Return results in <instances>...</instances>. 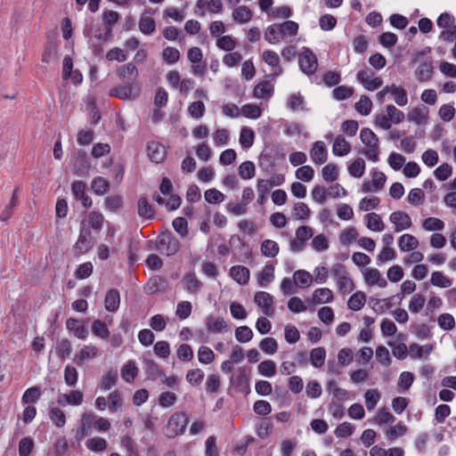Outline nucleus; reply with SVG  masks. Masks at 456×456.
Returning a JSON list of instances; mask_svg holds the SVG:
<instances>
[{"instance_id": "obj_7", "label": "nucleus", "mask_w": 456, "mask_h": 456, "mask_svg": "<svg viewBox=\"0 0 456 456\" xmlns=\"http://www.w3.org/2000/svg\"><path fill=\"white\" fill-rule=\"evenodd\" d=\"M91 237L92 232L90 229L81 226L79 236L74 246V249L77 250L79 254H85L88 252L93 247Z\"/></svg>"}, {"instance_id": "obj_27", "label": "nucleus", "mask_w": 456, "mask_h": 456, "mask_svg": "<svg viewBox=\"0 0 456 456\" xmlns=\"http://www.w3.org/2000/svg\"><path fill=\"white\" fill-rule=\"evenodd\" d=\"M232 18L238 23H247L252 19V12L245 5L239 6L233 11Z\"/></svg>"}, {"instance_id": "obj_21", "label": "nucleus", "mask_w": 456, "mask_h": 456, "mask_svg": "<svg viewBox=\"0 0 456 456\" xmlns=\"http://www.w3.org/2000/svg\"><path fill=\"white\" fill-rule=\"evenodd\" d=\"M138 69L136 66L132 62L122 65L118 69V77L121 80L130 79L134 81L138 77Z\"/></svg>"}, {"instance_id": "obj_52", "label": "nucleus", "mask_w": 456, "mask_h": 456, "mask_svg": "<svg viewBox=\"0 0 456 456\" xmlns=\"http://www.w3.org/2000/svg\"><path fill=\"white\" fill-rule=\"evenodd\" d=\"M391 94L395 95V102L399 106H405L408 103L407 92L404 88L392 85Z\"/></svg>"}, {"instance_id": "obj_44", "label": "nucleus", "mask_w": 456, "mask_h": 456, "mask_svg": "<svg viewBox=\"0 0 456 456\" xmlns=\"http://www.w3.org/2000/svg\"><path fill=\"white\" fill-rule=\"evenodd\" d=\"M271 190V183H267V180L259 179L257 181V192L258 199L257 202L260 205H263L267 200V194Z\"/></svg>"}, {"instance_id": "obj_43", "label": "nucleus", "mask_w": 456, "mask_h": 456, "mask_svg": "<svg viewBox=\"0 0 456 456\" xmlns=\"http://www.w3.org/2000/svg\"><path fill=\"white\" fill-rule=\"evenodd\" d=\"M118 380V373L116 370H108L105 372L101 380V387L103 390H110L112 387H114Z\"/></svg>"}, {"instance_id": "obj_45", "label": "nucleus", "mask_w": 456, "mask_h": 456, "mask_svg": "<svg viewBox=\"0 0 456 456\" xmlns=\"http://www.w3.org/2000/svg\"><path fill=\"white\" fill-rule=\"evenodd\" d=\"M138 374V368L132 362H128L121 369V377L126 382H132Z\"/></svg>"}, {"instance_id": "obj_30", "label": "nucleus", "mask_w": 456, "mask_h": 456, "mask_svg": "<svg viewBox=\"0 0 456 456\" xmlns=\"http://www.w3.org/2000/svg\"><path fill=\"white\" fill-rule=\"evenodd\" d=\"M265 38L270 44H276L283 39L279 24H273L266 28Z\"/></svg>"}, {"instance_id": "obj_17", "label": "nucleus", "mask_w": 456, "mask_h": 456, "mask_svg": "<svg viewBox=\"0 0 456 456\" xmlns=\"http://www.w3.org/2000/svg\"><path fill=\"white\" fill-rule=\"evenodd\" d=\"M407 118L418 125L426 124L428 119V109L425 106H418L409 111Z\"/></svg>"}, {"instance_id": "obj_56", "label": "nucleus", "mask_w": 456, "mask_h": 456, "mask_svg": "<svg viewBox=\"0 0 456 456\" xmlns=\"http://www.w3.org/2000/svg\"><path fill=\"white\" fill-rule=\"evenodd\" d=\"M365 162L362 159H356L349 167L348 172L354 177H361L364 174Z\"/></svg>"}, {"instance_id": "obj_47", "label": "nucleus", "mask_w": 456, "mask_h": 456, "mask_svg": "<svg viewBox=\"0 0 456 456\" xmlns=\"http://www.w3.org/2000/svg\"><path fill=\"white\" fill-rule=\"evenodd\" d=\"M367 227L375 232H380L384 229V224L380 216L376 213H370L366 215Z\"/></svg>"}, {"instance_id": "obj_20", "label": "nucleus", "mask_w": 456, "mask_h": 456, "mask_svg": "<svg viewBox=\"0 0 456 456\" xmlns=\"http://www.w3.org/2000/svg\"><path fill=\"white\" fill-rule=\"evenodd\" d=\"M98 350L96 346L88 345L85 346L81 350L75 355L74 361L78 366H83L85 361L90 358H94L97 355Z\"/></svg>"}, {"instance_id": "obj_4", "label": "nucleus", "mask_w": 456, "mask_h": 456, "mask_svg": "<svg viewBox=\"0 0 456 456\" xmlns=\"http://www.w3.org/2000/svg\"><path fill=\"white\" fill-rule=\"evenodd\" d=\"M90 167L91 164L86 153L82 150L76 151L73 154V174L78 176H86L89 174Z\"/></svg>"}, {"instance_id": "obj_5", "label": "nucleus", "mask_w": 456, "mask_h": 456, "mask_svg": "<svg viewBox=\"0 0 456 456\" xmlns=\"http://www.w3.org/2000/svg\"><path fill=\"white\" fill-rule=\"evenodd\" d=\"M373 76L374 72L371 69H365L358 71L356 77L365 89L374 91L382 86L383 80L379 77H373Z\"/></svg>"}, {"instance_id": "obj_58", "label": "nucleus", "mask_w": 456, "mask_h": 456, "mask_svg": "<svg viewBox=\"0 0 456 456\" xmlns=\"http://www.w3.org/2000/svg\"><path fill=\"white\" fill-rule=\"evenodd\" d=\"M49 418L58 428L64 427L66 423V416L64 412L57 407L52 408L50 410Z\"/></svg>"}, {"instance_id": "obj_46", "label": "nucleus", "mask_w": 456, "mask_h": 456, "mask_svg": "<svg viewBox=\"0 0 456 456\" xmlns=\"http://www.w3.org/2000/svg\"><path fill=\"white\" fill-rule=\"evenodd\" d=\"M256 167L252 161H245L239 167V175L242 179H251L255 176Z\"/></svg>"}, {"instance_id": "obj_53", "label": "nucleus", "mask_w": 456, "mask_h": 456, "mask_svg": "<svg viewBox=\"0 0 456 456\" xmlns=\"http://www.w3.org/2000/svg\"><path fill=\"white\" fill-rule=\"evenodd\" d=\"M71 353V344L67 338H63L59 341L55 347V354L61 359H65L69 356Z\"/></svg>"}, {"instance_id": "obj_39", "label": "nucleus", "mask_w": 456, "mask_h": 456, "mask_svg": "<svg viewBox=\"0 0 456 456\" xmlns=\"http://www.w3.org/2000/svg\"><path fill=\"white\" fill-rule=\"evenodd\" d=\"M91 330L94 336L102 339H105L110 336V330L106 323L101 320L94 321Z\"/></svg>"}, {"instance_id": "obj_15", "label": "nucleus", "mask_w": 456, "mask_h": 456, "mask_svg": "<svg viewBox=\"0 0 456 456\" xmlns=\"http://www.w3.org/2000/svg\"><path fill=\"white\" fill-rule=\"evenodd\" d=\"M184 289L191 294L198 293L201 287L202 282L197 278L194 273H187L182 280Z\"/></svg>"}, {"instance_id": "obj_26", "label": "nucleus", "mask_w": 456, "mask_h": 456, "mask_svg": "<svg viewBox=\"0 0 456 456\" xmlns=\"http://www.w3.org/2000/svg\"><path fill=\"white\" fill-rule=\"evenodd\" d=\"M313 300L315 304L330 303L333 300V293L328 288H320L314 290Z\"/></svg>"}, {"instance_id": "obj_60", "label": "nucleus", "mask_w": 456, "mask_h": 456, "mask_svg": "<svg viewBox=\"0 0 456 456\" xmlns=\"http://www.w3.org/2000/svg\"><path fill=\"white\" fill-rule=\"evenodd\" d=\"M259 347L267 354H273L277 352L278 344L273 338H265L261 340Z\"/></svg>"}, {"instance_id": "obj_8", "label": "nucleus", "mask_w": 456, "mask_h": 456, "mask_svg": "<svg viewBox=\"0 0 456 456\" xmlns=\"http://www.w3.org/2000/svg\"><path fill=\"white\" fill-rule=\"evenodd\" d=\"M138 95L134 92V86L132 82H127L125 86H118L110 91V96H114L121 100L135 99Z\"/></svg>"}, {"instance_id": "obj_10", "label": "nucleus", "mask_w": 456, "mask_h": 456, "mask_svg": "<svg viewBox=\"0 0 456 456\" xmlns=\"http://www.w3.org/2000/svg\"><path fill=\"white\" fill-rule=\"evenodd\" d=\"M389 219L395 224V231L396 232L408 229L412 224L410 216L403 211L393 212Z\"/></svg>"}, {"instance_id": "obj_11", "label": "nucleus", "mask_w": 456, "mask_h": 456, "mask_svg": "<svg viewBox=\"0 0 456 456\" xmlns=\"http://www.w3.org/2000/svg\"><path fill=\"white\" fill-rule=\"evenodd\" d=\"M147 154L154 163H162L166 158L165 146L158 142L151 141L147 145Z\"/></svg>"}, {"instance_id": "obj_37", "label": "nucleus", "mask_w": 456, "mask_h": 456, "mask_svg": "<svg viewBox=\"0 0 456 456\" xmlns=\"http://www.w3.org/2000/svg\"><path fill=\"white\" fill-rule=\"evenodd\" d=\"M295 283L302 288L309 287L313 281V276L305 270H297L294 273Z\"/></svg>"}, {"instance_id": "obj_29", "label": "nucleus", "mask_w": 456, "mask_h": 456, "mask_svg": "<svg viewBox=\"0 0 456 456\" xmlns=\"http://www.w3.org/2000/svg\"><path fill=\"white\" fill-rule=\"evenodd\" d=\"M326 358V351L323 347H315L310 352L311 364L315 368H321Z\"/></svg>"}, {"instance_id": "obj_59", "label": "nucleus", "mask_w": 456, "mask_h": 456, "mask_svg": "<svg viewBox=\"0 0 456 456\" xmlns=\"http://www.w3.org/2000/svg\"><path fill=\"white\" fill-rule=\"evenodd\" d=\"M235 338L240 343H247L253 338V331L248 326H240L235 330Z\"/></svg>"}, {"instance_id": "obj_54", "label": "nucleus", "mask_w": 456, "mask_h": 456, "mask_svg": "<svg viewBox=\"0 0 456 456\" xmlns=\"http://www.w3.org/2000/svg\"><path fill=\"white\" fill-rule=\"evenodd\" d=\"M40 395V388L38 387H32L25 391L21 401L23 403H34L39 400Z\"/></svg>"}, {"instance_id": "obj_1", "label": "nucleus", "mask_w": 456, "mask_h": 456, "mask_svg": "<svg viewBox=\"0 0 456 456\" xmlns=\"http://www.w3.org/2000/svg\"><path fill=\"white\" fill-rule=\"evenodd\" d=\"M150 245L151 249L167 256H174L180 248L179 240L169 231L160 232L154 242L150 241Z\"/></svg>"}, {"instance_id": "obj_36", "label": "nucleus", "mask_w": 456, "mask_h": 456, "mask_svg": "<svg viewBox=\"0 0 456 456\" xmlns=\"http://www.w3.org/2000/svg\"><path fill=\"white\" fill-rule=\"evenodd\" d=\"M293 216L297 220H307L310 217L311 210L304 202H297L293 207Z\"/></svg>"}, {"instance_id": "obj_32", "label": "nucleus", "mask_w": 456, "mask_h": 456, "mask_svg": "<svg viewBox=\"0 0 456 456\" xmlns=\"http://www.w3.org/2000/svg\"><path fill=\"white\" fill-rule=\"evenodd\" d=\"M263 59L268 65L275 67L277 69V70L273 75V77L281 73V68L279 66L280 58L275 52L272 50L265 51L263 53Z\"/></svg>"}, {"instance_id": "obj_57", "label": "nucleus", "mask_w": 456, "mask_h": 456, "mask_svg": "<svg viewBox=\"0 0 456 456\" xmlns=\"http://www.w3.org/2000/svg\"><path fill=\"white\" fill-rule=\"evenodd\" d=\"M322 178L328 183L334 182L338 177V168L334 164H328L322 168Z\"/></svg>"}, {"instance_id": "obj_19", "label": "nucleus", "mask_w": 456, "mask_h": 456, "mask_svg": "<svg viewBox=\"0 0 456 456\" xmlns=\"http://www.w3.org/2000/svg\"><path fill=\"white\" fill-rule=\"evenodd\" d=\"M434 66L432 60L422 62L416 70V77L419 82H427L432 78Z\"/></svg>"}, {"instance_id": "obj_38", "label": "nucleus", "mask_w": 456, "mask_h": 456, "mask_svg": "<svg viewBox=\"0 0 456 456\" xmlns=\"http://www.w3.org/2000/svg\"><path fill=\"white\" fill-rule=\"evenodd\" d=\"M61 398H65L66 403L71 405H80L83 402V394L78 390L72 391L69 395L61 394L57 402L61 404Z\"/></svg>"}, {"instance_id": "obj_64", "label": "nucleus", "mask_w": 456, "mask_h": 456, "mask_svg": "<svg viewBox=\"0 0 456 456\" xmlns=\"http://www.w3.org/2000/svg\"><path fill=\"white\" fill-rule=\"evenodd\" d=\"M34 448V441L31 437H23L19 443L20 456H28Z\"/></svg>"}, {"instance_id": "obj_18", "label": "nucleus", "mask_w": 456, "mask_h": 456, "mask_svg": "<svg viewBox=\"0 0 456 456\" xmlns=\"http://www.w3.org/2000/svg\"><path fill=\"white\" fill-rule=\"evenodd\" d=\"M206 326L208 331L220 333L228 330L229 327L223 317H215L210 315L206 319Z\"/></svg>"}, {"instance_id": "obj_3", "label": "nucleus", "mask_w": 456, "mask_h": 456, "mask_svg": "<svg viewBox=\"0 0 456 456\" xmlns=\"http://www.w3.org/2000/svg\"><path fill=\"white\" fill-rule=\"evenodd\" d=\"M298 64L302 72L308 76L314 75L318 67L317 57L312 50L305 48L298 55Z\"/></svg>"}, {"instance_id": "obj_31", "label": "nucleus", "mask_w": 456, "mask_h": 456, "mask_svg": "<svg viewBox=\"0 0 456 456\" xmlns=\"http://www.w3.org/2000/svg\"><path fill=\"white\" fill-rule=\"evenodd\" d=\"M391 300H392V297H387L384 299H378V298L370 297L369 303L371 305V308L376 313L381 314L393 306Z\"/></svg>"}, {"instance_id": "obj_25", "label": "nucleus", "mask_w": 456, "mask_h": 456, "mask_svg": "<svg viewBox=\"0 0 456 456\" xmlns=\"http://www.w3.org/2000/svg\"><path fill=\"white\" fill-rule=\"evenodd\" d=\"M273 92V86L269 81H264L257 84L253 91V95L256 98H269Z\"/></svg>"}, {"instance_id": "obj_35", "label": "nucleus", "mask_w": 456, "mask_h": 456, "mask_svg": "<svg viewBox=\"0 0 456 456\" xmlns=\"http://www.w3.org/2000/svg\"><path fill=\"white\" fill-rule=\"evenodd\" d=\"M143 369L149 379L155 380L161 374L159 366L151 359H143Z\"/></svg>"}, {"instance_id": "obj_22", "label": "nucleus", "mask_w": 456, "mask_h": 456, "mask_svg": "<svg viewBox=\"0 0 456 456\" xmlns=\"http://www.w3.org/2000/svg\"><path fill=\"white\" fill-rule=\"evenodd\" d=\"M138 215L143 219H151L154 216L153 207L150 204L147 197L142 196L137 202Z\"/></svg>"}, {"instance_id": "obj_13", "label": "nucleus", "mask_w": 456, "mask_h": 456, "mask_svg": "<svg viewBox=\"0 0 456 456\" xmlns=\"http://www.w3.org/2000/svg\"><path fill=\"white\" fill-rule=\"evenodd\" d=\"M66 328L74 332V335L79 339H86L88 336L87 328L83 325L79 320L69 318L66 321Z\"/></svg>"}, {"instance_id": "obj_48", "label": "nucleus", "mask_w": 456, "mask_h": 456, "mask_svg": "<svg viewBox=\"0 0 456 456\" xmlns=\"http://www.w3.org/2000/svg\"><path fill=\"white\" fill-rule=\"evenodd\" d=\"M366 408L373 410L380 399V394L377 389H369L364 395Z\"/></svg>"}, {"instance_id": "obj_23", "label": "nucleus", "mask_w": 456, "mask_h": 456, "mask_svg": "<svg viewBox=\"0 0 456 456\" xmlns=\"http://www.w3.org/2000/svg\"><path fill=\"white\" fill-rule=\"evenodd\" d=\"M398 246L402 251H411L418 248L419 240L413 235L405 233L399 238Z\"/></svg>"}, {"instance_id": "obj_40", "label": "nucleus", "mask_w": 456, "mask_h": 456, "mask_svg": "<svg viewBox=\"0 0 456 456\" xmlns=\"http://www.w3.org/2000/svg\"><path fill=\"white\" fill-rule=\"evenodd\" d=\"M430 281L432 285L439 288H449L452 284V280L439 271L432 273Z\"/></svg>"}, {"instance_id": "obj_63", "label": "nucleus", "mask_w": 456, "mask_h": 456, "mask_svg": "<svg viewBox=\"0 0 456 456\" xmlns=\"http://www.w3.org/2000/svg\"><path fill=\"white\" fill-rule=\"evenodd\" d=\"M162 57L167 63L173 64L179 61L180 53L176 48L167 46L163 50Z\"/></svg>"}, {"instance_id": "obj_16", "label": "nucleus", "mask_w": 456, "mask_h": 456, "mask_svg": "<svg viewBox=\"0 0 456 456\" xmlns=\"http://www.w3.org/2000/svg\"><path fill=\"white\" fill-rule=\"evenodd\" d=\"M230 275L239 284L245 285L249 281L250 273L246 266L234 265L230 269Z\"/></svg>"}, {"instance_id": "obj_12", "label": "nucleus", "mask_w": 456, "mask_h": 456, "mask_svg": "<svg viewBox=\"0 0 456 456\" xmlns=\"http://www.w3.org/2000/svg\"><path fill=\"white\" fill-rule=\"evenodd\" d=\"M310 156L312 160L317 165L326 162L327 150L324 142L322 141L315 142L310 151Z\"/></svg>"}, {"instance_id": "obj_51", "label": "nucleus", "mask_w": 456, "mask_h": 456, "mask_svg": "<svg viewBox=\"0 0 456 456\" xmlns=\"http://www.w3.org/2000/svg\"><path fill=\"white\" fill-rule=\"evenodd\" d=\"M407 432V427L402 422H398L395 426L387 429L386 436L388 440H395L397 437L403 436Z\"/></svg>"}, {"instance_id": "obj_42", "label": "nucleus", "mask_w": 456, "mask_h": 456, "mask_svg": "<svg viewBox=\"0 0 456 456\" xmlns=\"http://www.w3.org/2000/svg\"><path fill=\"white\" fill-rule=\"evenodd\" d=\"M261 253L267 257H274L279 253L278 244L272 240H265L261 244Z\"/></svg>"}, {"instance_id": "obj_49", "label": "nucleus", "mask_w": 456, "mask_h": 456, "mask_svg": "<svg viewBox=\"0 0 456 456\" xmlns=\"http://www.w3.org/2000/svg\"><path fill=\"white\" fill-rule=\"evenodd\" d=\"M354 107L360 114L367 116L371 110L372 102L367 95H362Z\"/></svg>"}, {"instance_id": "obj_6", "label": "nucleus", "mask_w": 456, "mask_h": 456, "mask_svg": "<svg viewBox=\"0 0 456 456\" xmlns=\"http://www.w3.org/2000/svg\"><path fill=\"white\" fill-rule=\"evenodd\" d=\"M254 301L260 308H262V311L265 315L269 317H273L274 315L273 297L268 292H256Z\"/></svg>"}, {"instance_id": "obj_33", "label": "nucleus", "mask_w": 456, "mask_h": 456, "mask_svg": "<svg viewBox=\"0 0 456 456\" xmlns=\"http://www.w3.org/2000/svg\"><path fill=\"white\" fill-rule=\"evenodd\" d=\"M365 301V294L362 291H357L350 297L347 306L353 311H359L364 305Z\"/></svg>"}, {"instance_id": "obj_9", "label": "nucleus", "mask_w": 456, "mask_h": 456, "mask_svg": "<svg viewBox=\"0 0 456 456\" xmlns=\"http://www.w3.org/2000/svg\"><path fill=\"white\" fill-rule=\"evenodd\" d=\"M86 184L82 181H75L71 184V191L76 200L81 201L86 208L92 206L91 198L86 193Z\"/></svg>"}, {"instance_id": "obj_28", "label": "nucleus", "mask_w": 456, "mask_h": 456, "mask_svg": "<svg viewBox=\"0 0 456 456\" xmlns=\"http://www.w3.org/2000/svg\"><path fill=\"white\" fill-rule=\"evenodd\" d=\"M139 29L144 35H151L156 29V22L151 17L142 13L139 20Z\"/></svg>"}, {"instance_id": "obj_50", "label": "nucleus", "mask_w": 456, "mask_h": 456, "mask_svg": "<svg viewBox=\"0 0 456 456\" xmlns=\"http://www.w3.org/2000/svg\"><path fill=\"white\" fill-rule=\"evenodd\" d=\"M361 141L367 148L379 143L378 136L370 129L362 128L360 133Z\"/></svg>"}, {"instance_id": "obj_41", "label": "nucleus", "mask_w": 456, "mask_h": 456, "mask_svg": "<svg viewBox=\"0 0 456 456\" xmlns=\"http://www.w3.org/2000/svg\"><path fill=\"white\" fill-rule=\"evenodd\" d=\"M92 190L97 195H102L106 193L110 189V183L102 176H97L92 181Z\"/></svg>"}, {"instance_id": "obj_2", "label": "nucleus", "mask_w": 456, "mask_h": 456, "mask_svg": "<svg viewBox=\"0 0 456 456\" xmlns=\"http://www.w3.org/2000/svg\"><path fill=\"white\" fill-rule=\"evenodd\" d=\"M189 419L184 412L177 411L171 415L167 425V436L175 437L184 432Z\"/></svg>"}, {"instance_id": "obj_14", "label": "nucleus", "mask_w": 456, "mask_h": 456, "mask_svg": "<svg viewBox=\"0 0 456 456\" xmlns=\"http://www.w3.org/2000/svg\"><path fill=\"white\" fill-rule=\"evenodd\" d=\"M120 294L116 289H110L107 291L104 298L105 309L109 312H116L119 308Z\"/></svg>"}, {"instance_id": "obj_34", "label": "nucleus", "mask_w": 456, "mask_h": 456, "mask_svg": "<svg viewBox=\"0 0 456 456\" xmlns=\"http://www.w3.org/2000/svg\"><path fill=\"white\" fill-rule=\"evenodd\" d=\"M255 133L254 131L247 126H244L240 130V143L243 149L250 148L254 143Z\"/></svg>"}, {"instance_id": "obj_24", "label": "nucleus", "mask_w": 456, "mask_h": 456, "mask_svg": "<svg viewBox=\"0 0 456 456\" xmlns=\"http://www.w3.org/2000/svg\"><path fill=\"white\" fill-rule=\"evenodd\" d=\"M332 151L336 156H345L350 152L351 145L344 137L338 135L334 141Z\"/></svg>"}, {"instance_id": "obj_61", "label": "nucleus", "mask_w": 456, "mask_h": 456, "mask_svg": "<svg viewBox=\"0 0 456 456\" xmlns=\"http://www.w3.org/2000/svg\"><path fill=\"white\" fill-rule=\"evenodd\" d=\"M205 200L209 204H217L224 200L225 196L216 189H208L205 191Z\"/></svg>"}, {"instance_id": "obj_62", "label": "nucleus", "mask_w": 456, "mask_h": 456, "mask_svg": "<svg viewBox=\"0 0 456 456\" xmlns=\"http://www.w3.org/2000/svg\"><path fill=\"white\" fill-rule=\"evenodd\" d=\"M283 38L286 36H296L298 31V24L293 20H286L279 24Z\"/></svg>"}, {"instance_id": "obj_55", "label": "nucleus", "mask_w": 456, "mask_h": 456, "mask_svg": "<svg viewBox=\"0 0 456 456\" xmlns=\"http://www.w3.org/2000/svg\"><path fill=\"white\" fill-rule=\"evenodd\" d=\"M258 372L265 377H273L276 373V364L272 360H265L258 365Z\"/></svg>"}]
</instances>
